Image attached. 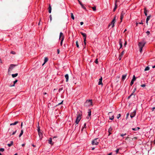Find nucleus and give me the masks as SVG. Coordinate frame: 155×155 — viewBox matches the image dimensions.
<instances>
[{"label": "nucleus", "mask_w": 155, "mask_h": 155, "mask_svg": "<svg viewBox=\"0 0 155 155\" xmlns=\"http://www.w3.org/2000/svg\"><path fill=\"white\" fill-rule=\"evenodd\" d=\"M146 42L144 40H143L141 42H140L138 44V46L139 48V51L140 53L142 51V49L143 47L145 46Z\"/></svg>", "instance_id": "f257e3e1"}, {"label": "nucleus", "mask_w": 155, "mask_h": 155, "mask_svg": "<svg viewBox=\"0 0 155 155\" xmlns=\"http://www.w3.org/2000/svg\"><path fill=\"white\" fill-rule=\"evenodd\" d=\"M84 106L86 107L93 106L92 100H88L84 103Z\"/></svg>", "instance_id": "f03ea898"}, {"label": "nucleus", "mask_w": 155, "mask_h": 155, "mask_svg": "<svg viewBox=\"0 0 155 155\" xmlns=\"http://www.w3.org/2000/svg\"><path fill=\"white\" fill-rule=\"evenodd\" d=\"M48 61V58L47 57H46L44 59V63L41 64L40 62H38L36 63V64L38 65H40V67H41V66H43L46 62H47Z\"/></svg>", "instance_id": "7ed1b4c3"}, {"label": "nucleus", "mask_w": 155, "mask_h": 155, "mask_svg": "<svg viewBox=\"0 0 155 155\" xmlns=\"http://www.w3.org/2000/svg\"><path fill=\"white\" fill-rule=\"evenodd\" d=\"M81 116L82 114H81L79 113L77 115V118L75 121V123H77V124L79 123L81 119Z\"/></svg>", "instance_id": "20e7f679"}, {"label": "nucleus", "mask_w": 155, "mask_h": 155, "mask_svg": "<svg viewBox=\"0 0 155 155\" xmlns=\"http://www.w3.org/2000/svg\"><path fill=\"white\" fill-rule=\"evenodd\" d=\"M99 141L100 140L98 138H95L92 141V144L93 145H97Z\"/></svg>", "instance_id": "39448f33"}, {"label": "nucleus", "mask_w": 155, "mask_h": 155, "mask_svg": "<svg viewBox=\"0 0 155 155\" xmlns=\"http://www.w3.org/2000/svg\"><path fill=\"white\" fill-rule=\"evenodd\" d=\"M126 11L125 9H123L122 11L120 16V19L121 20L120 22H122L124 16L126 13Z\"/></svg>", "instance_id": "423d86ee"}, {"label": "nucleus", "mask_w": 155, "mask_h": 155, "mask_svg": "<svg viewBox=\"0 0 155 155\" xmlns=\"http://www.w3.org/2000/svg\"><path fill=\"white\" fill-rule=\"evenodd\" d=\"M80 33L83 36L84 38V42L85 45L86 44V39L87 37V35L85 33H83L82 32H81Z\"/></svg>", "instance_id": "0eeeda50"}, {"label": "nucleus", "mask_w": 155, "mask_h": 155, "mask_svg": "<svg viewBox=\"0 0 155 155\" xmlns=\"http://www.w3.org/2000/svg\"><path fill=\"white\" fill-rule=\"evenodd\" d=\"M115 19H116V16H115L113 18V20H112L111 22V24H109L108 25V27L110 26L111 25H112V28H113L114 26V23L115 22Z\"/></svg>", "instance_id": "6e6552de"}, {"label": "nucleus", "mask_w": 155, "mask_h": 155, "mask_svg": "<svg viewBox=\"0 0 155 155\" xmlns=\"http://www.w3.org/2000/svg\"><path fill=\"white\" fill-rule=\"evenodd\" d=\"M17 130H15V131H13L12 130L9 129L8 130V132L9 134L11 136L12 135H14L16 132Z\"/></svg>", "instance_id": "1a4fd4ad"}, {"label": "nucleus", "mask_w": 155, "mask_h": 155, "mask_svg": "<svg viewBox=\"0 0 155 155\" xmlns=\"http://www.w3.org/2000/svg\"><path fill=\"white\" fill-rule=\"evenodd\" d=\"M15 67H21L22 66H21L20 64H11L9 68H13Z\"/></svg>", "instance_id": "9d476101"}, {"label": "nucleus", "mask_w": 155, "mask_h": 155, "mask_svg": "<svg viewBox=\"0 0 155 155\" xmlns=\"http://www.w3.org/2000/svg\"><path fill=\"white\" fill-rule=\"evenodd\" d=\"M136 112V111L135 110H134L133 112L131 113L130 117L131 118L134 117L135 116Z\"/></svg>", "instance_id": "9b49d317"}, {"label": "nucleus", "mask_w": 155, "mask_h": 155, "mask_svg": "<svg viewBox=\"0 0 155 155\" xmlns=\"http://www.w3.org/2000/svg\"><path fill=\"white\" fill-rule=\"evenodd\" d=\"M88 115L87 117V118L88 119H91V111L90 109H89L88 110Z\"/></svg>", "instance_id": "f8f14e48"}, {"label": "nucleus", "mask_w": 155, "mask_h": 155, "mask_svg": "<svg viewBox=\"0 0 155 155\" xmlns=\"http://www.w3.org/2000/svg\"><path fill=\"white\" fill-rule=\"evenodd\" d=\"M52 138H50L48 140V143L51 145H52L54 144V142H53L52 141Z\"/></svg>", "instance_id": "ddd939ff"}, {"label": "nucleus", "mask_w": 155, "mask_h": 155, "mask_svg": "<svg viewBox=\"0 0 155 155\" xmlns=\"http://www.w3.org/2000/svg\"><path fill=\"white\" fill-rule=\"evenodd\" d=\"M63 38V39H64V36L63 35V33L61 32L60 33V37H59V38L60 39H61V38Z\"/></svg>", "instance_id": "4468645a"}, {"label": "nucleus", "mask_w": 155, "mask_h": 155, "mask_svg": "<svg viewBox=\"0 0 155 155\" xmlns=\"http://www.w3.org/2000/svg\"><path fill=\"white\" fill-rule=\"evenodd\" d=\"M38 134L39 137L40 139L41 140L42 138V134L41 132L38 133Z\"/></svg>", "instance_id": "2eb2a0df"}, {"label": "nucleus", "mask_w": 155, "mask_h": 155, "mask_svg": "<svg viewBox=\"0 0 155 155\" xmlns=\"http://www.w3.org/2000/svg\"><path fill=\"white\" fill-rule=\"evenodd\" d=\"M102 77H101V78L99 79V81L98 82V85L102 84Z\"/></svg>", "instance_id": "dca6fc26"}, {"label": "nucleus", "mask_w": 155, "mask_h": 155, "mask_svg": "<svg viewBox=\"0 0 155 155\" xmlns=\"http://www.w3.org/2000/svg\"><path fill=\"white\" fill-rule=\"evenodd\" d=\"M65 77L66 79V82H68V78H69L68 75V74H66L65 75Z\"/></svg>", "instance_id": "f3484780"}, {"label": "nucleus", "mask_w": 155, "mask_h": 155, "mask_svg": "<svg viewBox=\"0 0 155 155\" xmlns=\"http://www.w3.org/2000/svg\"><path fill=\"white\" fill-rule=\"evenodd\" d=\"M148 12L146 8H144V13L145 14V15L147 16V12Z\"/></svg>", "instance_id": "a211bd4d"}, {"label": "nucleus", "mask_w": 155, "mask_h": 155, "mask_svg": "<svg viewBox=\"0 0 155 155\" xmlns=\"http://www.w3.org/2000/svg\"><path fill=\"white\" fill-rule=\"evenodd\" d=\"M127 75V74H125L123 75L122 76V80H124L126 78Z\"/></svg>", "instance_id": "6ab92c4d"}, {"label": "nucleus", "mask_w": 155, "mask_h": 155, "mask_svg": "<svg viewBox=\"0 0 155 155\" xmlns=\"http://www.w3.org/2000/svg\"><path fill=\"white\" fill-rule=\"evenodd\" d=\"M13 141H11L10 143L8 144V145L9 147H10L13 145Z\"/></svg>", "instance_id": "aec40b11"}, {"label": "nucleus", "mask_w": 155, "mask_h": 155, "mask_svg": "<svg viewBox=\"0 0 155 155\" xmlns=\"http://www.w3.org/2000/svg\"><path fill=\"white\" fill-rule=\"evenodd\" d=\"M112 130V128L111 127H110L108 130V132L109 133V135L111 134V132Z\"/></svg>", "instance_id": "412c9836"}, {"label": "nucleus", "mask_w": 155, "mask_h": 155, "mask_svg": "<svg viewBox=\"0 0 155 155\" xmlns=\"http://www.w3.org/2000/svg\"><path fill=\"white\" fill-rule=\"evenodd\" d=\"M48 12L50 13L51 12V7L50 5H49V7H48Z\"/></svg>", "instance_id": "4be33fe9"}, {"label": "nucleus", "mask_w": 155, "mask_h": 155, "mask_svg": "<svg viewBox=\"0 0 155 155\" xmlns=\"http://www.w3.org/2000/svg\"><path fill=\"white\" fill-rule=\"evenodd\" d=\"M119 43V44H120V48H121L122 47L123 43L121 41V40H120Z\"/></svg>", "instance_id": "5701e85b"}, {"label": "nucleus", "mask_w": 155, "mask_h": 155, "mask_svg": "<svg viewBox=\"0 0 155 155\" xmlns=\"http://www.w3.org/2000/svg\"><path fill=\"white\" fill-rule=\"evenodd\" d=\"M18 123V121H16V122H15L14 123H12L10 125L11 126H12V125H15L16 124H17Z\"/></svg>", "instance_id": "b1692460"}, {"label": "nucleus", "mask_w": 155, "mask_h": 155, "mask_svg": "<svg viewBox=\"0 0 155 155\" xmlns=\"http://www.w3.org/2000/svg\"><path fill=\"white\" fill-rule=\"evenodd\" d=\"M18 74L17 73L15 74H12V76L13 78H15V77H17L18 76Z\"/></svg>", "instance_id": "393cba45"}, {"label": "nucleus", "mask_w": 155, "mask_h": 155, "mask_svg": "<svg viewBox=\"0 0 155 155\" xmlns=\"http://www.w3.org/2000/svg\"><path fill=\"white\" fill-rule=\"evenodd\" d=\"M18 81V80H15L14 82H13V84L12 85H11L10 86V87H13L14 86H15V84Z\"/></svg>", "instance_id": "a878e982"}, {"label": "nucleus", "mask_w": 155, "mask_h": 155, "mask_svg": "<svg viewBox=\"0 0 155 155\" xmlns=\"http://www.w3.org/2000/svg\"><path fill=\"white\" fill-rule=\"evenodd\" d=\"M23 130H21V133L19 136V137H20L22 136V135L23 134Z\"/></svg>", "instance_id": "bb28decb"}, {"label": "nucleus", "mask_w": 155, "mask_h": 155, "mask_svg": "<svg viewBox=\"0 0 155 155\" xmlns=\"http://www.w3.org/2000/svg\"><path fill=\"white\" fill-rule=\"evenodd\" d=\"M140 129V128L139 127H137V128H132V130H139Z\"/></svg>", "instance_id": "cd10ccee"}, {"label": "nucleus", "mask_w": 155, "mask_h": 155, "mask_svg": "<svg viewBox=\"0 0 155 155\" xmlns=\"http://www.w3.org/2000/svg\"><path fill=\"white\" fill-rule=\"evenodd\" d=\"M138 24H143V23L142 21V20L141 21V22H139V23L136 22V26H138Z\"/></svg>", "instance_id": "c85d7f7f"}, {"label": "nucleus", "mask_w": 155, "mask_h": 155, "mask_svg": "<svg viewBox=\"0 0 155 155\" xmlns=\"http://www.w3.org/2000/svg\"><path fill=\"white\" fill-rule=\"evenodd\" d=\"M71 18H72V19L74 20V16L73 15V13H71Z\"/></svg>", "instance_id": "c756f323"}, {"label": "nucleus", "mask_w": 155, "mask_h": 155, "mask_svg": "<svg viewBox=\"0 0 155 155\" xmlns=\"http://www.w3.org/2000/svg\"><path fill=\"white\" fill-rule=\"evenodd\" d=\"M136 80V78H135V77L134 75L133 77V78L131 80L134 81Z\"/></svg>", "instance_id": "7c9ffc66"}, {"label": "nucleus", "mask_w": 155, "mask_h": 155, "mask_svg": "<svg viewBox=\"0 0 155 155\" xmlns=\"http://www.w3.org/2000/svg\"><path fill=\"white\" fill-rule=\"evenodd\" d=\"M60 39L61 40V42H60V45L61 46H62V42H63V41L64 39H63V38H61Z\"/></svg>", "instance_id": "2f4dec72"}, {"label": "nucleus", "mask_w": 155, "mask_h": 155, "mask_svg": "<svg viewBox=\"0 0 155 155\" xmlns=\"http://www.w3.org/2000/svg\"><path fill=\"white\" fill-rule=\"evenodd\" d=\"M81 5V7L84 9L85 10H86V8L84 6V5L83 4H82Z\"/></svg>", "instance_id": "473e14b6"}, {"label": "nucleus", "mask_w": 155, "mask_h": 155, "mask_svg": "<svg viewBox=\"0 0 155 155\" xmlns=\"http://www.w3.org/2000/svg\"><path fill=\"white\" fill-rule=\"evenodd\" d=\"M57 137V136H54L53 137V140L54 141V142H56V140H55V139Z\"/></svg>", "instance_id": "72a5a7b5"}, {"label": "nucleus", "mask_w": 155, "mask_h": 155, "mask_svg": "<svg viewBox=\"0 0 155 155\" xmlns=\"http://www.w3.org/2000/svg\"><path fill=\"white\" fill-rule=\"evenodd\" d=\"M117 8V5L116 4H115V6L114 8L113 9V11H115L116 9V8Z\"/></svg>", "instance_id": "f704fd0d"}, {"label": "nucleus", "mask_w": 155, "mask_h": 155, "mask_svg": "<svg viewBox=\"0 0 155 155\" xmlns=\"http://www.w3.org/2000/svg\"><path fill=\"white\" fill-rule=\"evenodd\" d=\"M114 119V115H113L111 117H110L109 119L111 120H113Z\"/></svg>", "instance_id": "c9c22d12"}, {"label": "nucleus", "mask_w": 155, "mask_h": 155, "mask_svg": "<svg viewBox=\"0 0 155 155\" xmlns=\"http://www.w3.org/2000/svg\"><path fill=\"white\" fill-rule=\"evenodd\" d=\"M150 17H151V16L150 15L148 16L146 20H147V21H149L150 19Z\"/></svg>", "instance_id": "e433bc0d"}, {"label": "nucleus", "mask_w": 155, "mask_h": 155, "mask_svg": "<svg viewBox=\"0 0 155 155\" xmlns=\"http://www.w3.org/2000/svg\"><path fill=\"white\" fill-rule=\"evenodd\" d=\"M76 45L77 46V48H79V45H78V41H76Z\"/></svg>", "instance_id": "4c0bfd02"}, {"label": "nucleus", "mask_w": 155, "mask_h": 155, "mask_svg": "<svg viewBox=\"0 0 155 155\" xmlns=\"http://www.w3.org/2000/svg\"><path fill=\"white\" fill-rule=\"evenodd\" d=\"M92 8L93 9V10L94 11H95L96 10V6H94V7H92Z\"/></svg>", "instance_id": "58836bf2"}, {"label": "nucleus", "mask_w": 155, "mask_h": 155, "mask_svg": "<svg viewBox=\"0 0 155 155\" xmlns=\"http://www.w3.org/2000/svg\"><path fill=\"white\" fill-rule=\"evenodd\" d=\"M134 81L131 80V82H130V86H132V85L133 84H134Z\"/></svg>", "instance_id": "ea45409f"}, {"label": "nucleus", "mask_w": 155, "mask_h": 155, "mask_svg": "<svg viewBox=\"0 0 155 155\" xmlns=\"http://www.w3.org/2000/svg\"><path fill=\"white\" fill-rule=\"evenodd\" d=\"M121 116V115H120V114H119L117 115V119H119Z\"/></svg>", "instance_id": "a19ab883"}, {"label": "nucleus", "mask_w": 155, "mask_h": 155, "mask_svg": "<svg viewBox=\"0 0 155 155\" xmlns=\"http://www.w3.org/2000/svg\"><path fill=\"white\" fill-rule=\"evenodd\" d=\"M124 51H123L121 52V54H120V55L123 56V55H124Z\"/></svg>", "instance_id": "79ce46f5"}, {"label": "nucleus", "mask_w": 155, "mask_h": 155, "mask_svg": "<svg viewBox=\"0 0 155 155\" xmlns=\"http://www.w3.org/2000/svg\"><path fill=\"white\" fill-rule=\"evenodd\" d=\"M146 33L147 34V35H149L150 34V32L149 31H147L146 32Z\"/></svg>", "instance_id": "37998d69"}, {"label": "nucleus", "mask_w": 155, "mask_h": 155, "mask_svg": "<svg viewBox=\"0 0 155 155\" xmlns=\"http://www.w3.org/2000/svg\"><path fill=\"white\" fill-rule=\"evenodd\" d=\"M4 151V149L3 148H0V151L3 152Z\"/></svg>", "instance_id": "c03bdc74"}, {"label": "nucleus", "mask_w": 155, "mask_h": 155, "mask_svg": "<svg viewBox=\"0 0 155 155\" xmlns=\"http://www.w3.org/2000/svg\"><path fill=\"white\" fill-rule=\"evenodd\" d=\"M86 128V123H85L84 124V127L83 128V129H82L81 130L82 131L83 129H84V128Z\"/></svg>", "instance_id": "a18cd8bd"}, {"label": "nucleus", "mask_w": 155, "mask_h": 155, "mask_svg": "<svg viewBox=\"0 0 155 155\" xmlns=\"http://www.w3.org/2000/svg\"><path fill=\"white\" fill-rule=\"evenodd\" d=\"M95 62L97 64L98 63V59L97 58L95 60Z\"/></svg>", "instance_id": "49530a36"}, {"label": "nucleus", "mask_w": 155, "mask_h": 155, "mask_svg": "<svg viewBox=\"0 0 155 155\" xmlns=\"http://www.w3.org/2000/svg\"><path fill=\"white\" fill-rule=\"evenodd\" d=\"M122 56H121L120 55H119V60H120L122 58Z\"/></svg>", "instance_id": "de8ad7c7"}, {"label": "nucleus", "mask_w": 155, "mask_h": 155, "mask_svg": "<svg viewBox=\"0 0 155 155\" xmlns=\"http://www.w3.org/2000/svg\"><path fill=\"white\" fill-rule=\"evenodd\" d=\"M37 130H38V132L39 133V132H41L40 131V127H38V129H37Z\"/></svg>", "instance_id": "09e8293b"}, {"label": "nucleus", "mask_w": 155, "mask_h": 155, "mask_svg": "<svg viewBox=\"0 0 155 155\" xmlns=\"http://www.w3.org/2000/svg\"><path fill=\"white\" fill-rule=\"evenodd\" d=\"M119 151V149H117L115 150L116 153H118Z\"/></svg>", "instance_id": "8fccbe9b"}, {"label": "nucleus", "mask_w": 155, "mask_h": 155, "mask_svg": "<svg viewBox=\"0 0 155 155\" xmlns=\"http://www.w3.org/2000/svg\"><path fill=\"white\" fill-rule=\"evenodd\" d=\"M126 134H120V136L122 137H124V136L125 135H126Z\"/></svg>", "instance_id": "3c124183"}, {"label": "nucleus", "mask_w": 155, "mask_h": 155, "mask_svg": "<svg viewBox=\"0 0 155 155\" xmlns=\"http://www.w3.org/2000/svg\"><path fill=\"white\" fill-rule=\"evenodd\" d=\"M11 53L13 54H15V52L14 51H11Z\"/></svg>", "instance_id": "603ef678"}, {"label": "nucleus", "mask_w": 155, "mask_h": 155, "mask_svg": "<svg viewBox=\"0 0 155 155\" xmlns=\"http://www.w3.org/2000/svg\"><path fill=\"white\" fill-rule=\"evenodd\" d=\"M79 3V4L81 5L82 4V3L79 0H78Z\"/></svg>", "instance_id": "864d4df0"}, {"label": "nucleus", "mask_w": 155, "mask_h": 155, "mask_svg": "<svg viewBox=\"0 0 155 155\" xmlns=\"http://www.w3.org/2000/svg\"><path fill=\"white\" fill-rule=\"evenodd\" d=\"M141 86L142 87H144L145 86V85L144 84H143L141 85Z\"/></svg>", "instance_id": "5fc2aeb1"}, {"label": "nucleus", "mask_w": 155, "mask_h": 155, "mask_svg": "<svg viewBox=\"0 0 155 155\" xmlns=\"http://www.w3.org/2000/svg\"><path fill=\"white\" fill-rule=\"evenodd\" d=\"M150 68H145L144 71H146L149 70Z\"/></svg>", "instance_id": "6e6d98bb"}, {"label": "nucleus", "mask_w": 155, "mask_h": 155, "mask_svg": "<svg viewBox=\"0 0 155 155\" xmlns=\"http://www.w3.org/2000/svg\"><path fill=\"white\" fill-rule=\"evenodd\" d=\"M127 41H125V43H124V46L125 47L126 45H127Z\"/></svg>", "instance_id": "4d7b16f0"}, {"label": "nucleus", "mask_w": 155, "mask_h": 155, "mask_svg": "<svg viewBox=\"0 0 155 155\" xmlns=\"http://www.w3.org/2000/svg\"><path fill=\"white\" fill-rule=\"evenodd\" d=\"M63 101H62L61 102V103H59L58 105H59L60 104H62L63 103Z\"/></svg>", "instance_id": "13d9d810"}, {"label": "nucleus", "mask_w": 155, "mask_h": 155, "mask_svg": "<svg viewBox=\"0 0 155 155\" xmlns=\"http://www.w3.org/2000/svg\"><path fill=\"white\" fill-rule=\"evenodd\" d=\"M84 24V23L83 22H80V24L81 25H82Z\"/></svg>", "instance_id": "bf43d9fd"}, {"label": "nucleus", "mask_w": 155, "mask_h": 155, "mask_svg": "<svg viewBox=\"0 0 155 155\" xmlns=\"http://www.w3.org/2000/svg\"><path fill=\"white\" fill-rule=\"evenodd\" d=\"M59 52H60V50H59V49H58L57 50L58 54H59Z\"/></svg>", "instance_id": "052dcab7"}, {"label": "nucleus", "mask_w": 155, "mask_h": 155, "mask_svg": "<svg viewBox=\"0 0 155 155\" xmlns=\"http://www.w3.org/2000/svg\"><path fill=\"white\" fill-rule=\"evenodd\" d=\"M50 19L51 21V20H52V17H51V15H50Z\"/></svg>", "instance_id": "680f3d73"}, {"label": "nucleus", "mask_w": 155, "mask_h": 155, "mask_svg": "<svg viewBox=\"0 0 155 155\" xmlns=\"http://www.w3.org/2000/svg\"><path fill=\"white\" fill-rule=\"evenodd\" d=\"M78 123L77 124V123H75V126H77V127L78 126Z\"/></svg>", "instance_id": "e2e57ef3"}, {"label": "nucleus", "mask_w": 155, "mask_h": 155, "mask_svg": "<svg viewBox=\"0 0 155 155\" xmlns=\"http://www.w3.org/2000/svg\"><path fill=\"white\" fill-rule=\"evenodd\" d=\"M22 125H23V123H22H22H21V128L22 127Z\"/></svg>", "instance_id": "0e129e2a"}, {"label": "nucleus", "mask_w": 155, "mask_h": 155, "mask_svg": "<svg viewBox=\"0 0 155 155\" xmlns=\"http://www.w3.org/2000/svg\"><path fill=\"white\" fill-rule=\"evenodd\" d=\"M62 90V88H60L59 89V91H61Z\"/></svg>", "instance_id": "69168bd1"}, {"label": "nucleus", "mask_w": 155, "mask_h": 155, "mask_svg": "<svg viewBox=\"0 0 155 155\" xmlns=\"http://www.w3.org/2000/svg\"><path fill=\"white\" fill-rule=\"evenodd\" d=\"M154 109H155V107H153L152 108V110L153 111Z\"/></svg>", "instance_id": "338daca9"}, {"label": "nucleus", "mask_w": 155, "mask_h": 155, "mask_svg": "<svg viewBox=\"0 0 155 155\" xmlns=\"http://www.w3.org/2000/svg\"><path fill=\"white\" fill-rule=\"evenodd\" d=\"M112 154V153H110L108 154V155H111Z\"/></svg>", "instance_id": "774afa93"}]
</instances>
